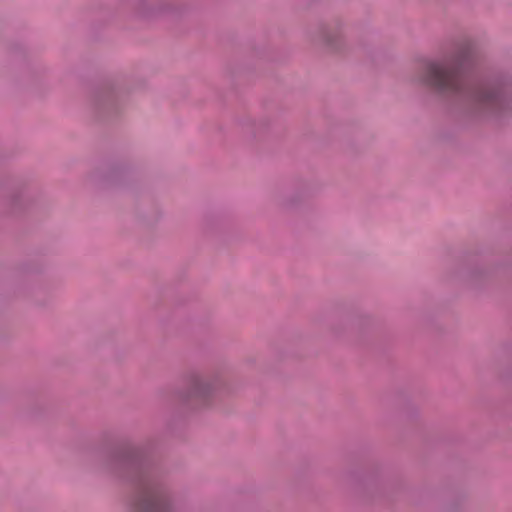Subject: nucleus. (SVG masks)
<instances>
[{
  "label": "nucleus",
  "instance_id": "obj_2",
  "mask_svg": "<svg viewBox=\"0 0 512 512\" xmlns=\"http://www.w3.org/2000/svg\"><path fill=\"white\" fill-rule=\"evenodd\" d=\"M164 507L163 497L156 489L152 487H145L143 489L139 502L140 510L143 512H162Z\"/></svg>",
  "mask_w": 512,
  "mask_h": 512
},
{
  "label": "nucleus",
  "instance_id": "obj_1",
  "mask_svg": "<svg viewBox=\"0 0 512 512\" xmlns=\"http://www.w3.org/2000/svg\"><path fill=\"white\" fill-rule=\"evenodd\" d=\"M468 61V53H461L443 62H429L425 66L424 82L443 92L465 94L483 106H498L501 102L499 90L473 83L466 71Z\"/></svg>",
  "mask_w": 512,
  "mask_h": 512
},
{
  "label": "nucleus",
  "instance_id": "obj_3",
  "mask_svg": "<svg viewBox=\"0 0 512 512\" xmlns=\"http://www.w3.org/2000/svg\"><path fill=\"white\" fill-rule=\"evenodd\" d=\"M209 389L210 387L207 383L197 380L193 383L191 396L199 398L205 397Z\"/></svg>",
  "mask_w": 512,
  "mask_h": 512
}]
</instances>
